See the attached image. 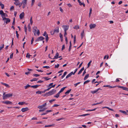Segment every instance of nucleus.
Returning a JSON list of instances; mask_svg holds the SVG:
<instances>
[{
  "label": "nucleus",
  "mask_w": 128,
  "mask_h": 128,
  "mask_svg": "<svg viewBox=\"0 0 128 128\" xmlns=\"http://www.w3.org/2000/svg\"><path fill=\"white\" fill-rule=\"evenodd\" d=\"M12 96V94H5V93H4L3 95V99L4 100L8 98L11 97Z\"/></svg>",
  "instance_id": "obj_1"
},
{
  "label": "nucleus",
  "mask_w": 128,
  "mask_h": 128,
  "mask_svg": "<svg viewBox=\"0 0 128 128\" xmlns=\"http://www.w3.org/2000/svg\"><path fill=\"white\" fill-rule=\"evenodd\" d=\"M37 30V34L38 36L40 34V32L39 30H38V28L36 26H34L33 28V30L32 31L33 33H34V35H36V33Z\"/></svg>",
  "instance_id": "obj_2"
},
{
  "label": "nucleus",
  "mask_w": 128,
  "mask_h": 128,
  "mask_svg": "<svg viewBox=\"0 0 128 128\" xmlns=\"http://www.w3.org/2000/svg\"><path fill=\"white\" fill-rule=\"evenodd\" d=\"M56 90L55 89H53L52 90L46 93V95L47 96H48L53 94L56 92Z\"/></svg>",
  "instance_id": "obj_3"
},
{
  "label": "nucleus",
  "mask_w": 128,
  "mask_h": 128,
  "mask_svg": "<svg viewBox=\"0 0 128 128\" xmlns=\"http://www.w3.org/2000/svg\"><path fill=\"white\" fill-rule=\"evenodd\" d=\"M0 14L1 15V16L2 18H6V17H8L7 14L5 13H4L2 10H0Z\"/></svg>",
  "instance_id": "obj_4"
},
{
  "label": "nucleus",
  "mask_w": 128,
  "mask_h": 128,
  "mask_svg": "<svg viewBox=\"0 0 128 128\" xmlns=\"http://www.w3.org/2000/svg\"><path fill=\"white\" fill-rule=\"evenodd\" d=\"M2 20L4 23L5 22L6 24H8L9 23L10 21V20L9 18H3Z\"/></svg>",
  "instance_id": "obj_5"
},
{
  "label": "nucleus",
  "mask_w": 128,
  "mask_h": 128,
  "mask_svg": "<svg viewBox=\"0 0 128 128\" xmlns=\"http://www.w3.org/2000/svg\"><path fill=\"white\" fill-rule=\"evenodd\" d=\"M44 39V38L42 36H40L36 40V42H38Z\"/></svg>",
  "instance_id": "obj_6"
},
{
  "label": "nucleus",
  "mask_w": 128,
  "mask_h": 128,
  "mask_svg": "<svg viewBox=\"0 0 128 128\" xmlns=\"http://www.w3.org/2000/svg\"><path fill=\"white\" fill-rule=\"evenodd\" d=\"M62 27L64 28V31H66L69 28L68 25H64L62 26Z\"/></svg>",
  "instance_id": "obj_7"
},
{
  "label": "nucleus",
  "mask_w": 128,
  "mask_h": 128,
  "mask_svg": "<svg viewBox=\"0 0 128 128\" xmlns=\"http://www.w3.org/2000/svg\"><path fill=\"white\" fill-rule=\"evenodd\" d=\"M2 102L4 104H12V102L8 100H6L5 101H2Z\"/></svg>",
  "instance_id": "obj_8"
},
{
  "label": "nucleus",
  "mask_w": 128,
  "mask_h": 128,
  "mask_svg": "<svg viewBox=\"0 0 128 128\" xmlns=\"http://www.w3.org/2000/svg\"><path fill=\"white\" fill-rule=\"evenodd\" d=\"M46 105V103H45L42 105L38 106V108L40 109H42L44 107H45Z\"/></svg>",
  "instance_id": "obj_9"
},
{
  "label": "nucleus",
  "mask_w": 128,
  "mask_h": 128,
  "mask_svg": "<svg viewBox=\"0 0 128 128\" xmlns=\"http://www.w3.org/2000/svg\"><path fill=\"white\" fill-rule=\"evenodd\" d=\"M101 90L102 89H101V88H98V89H97V90H94V91H92L91 92L92 93V94H94V93H96L97 92H98V90Z\"/></svg>",
  "instance_id": "obj_10"
},
{
  "label": "nucleus",
  "mask_w": 128,
  "mask_h": 128,
  "mask_svg": "<svg viewBox=\"0 0 128 128\" xmlns=\"http://www.w3.org/2000/svg\"><path fill=\"white\" fill-rule=\"evenodd\" d=\"M96 26V25L95 24H91L90 25V29L94 28Z\"/></svg>",
  "instance_id": "obj_11"
},
{
  "label": "nucleus",
  "mask_w": 128,
  "mask_h": 128,
  "mask_svg": "<svg viewBox=\"0 0 128 128\" xmlns=\"http://www.w3.org/2000/svg\"><path fill=\"white\" fill-rule=\"evenodd\" d=\"M28 110V107H26L22 108L21 110V111L22 112H24Z\"/></svg>",
  "instance_id": "obj_12"
},
{
  "label": "nucleus",
  "mask_w": 128,
  "mask_h": 128,
  "mask_svg": "<svg viewBox=\"0 0 128 128\" xmlns=\"http://www.w3.org/2000/svg\"><path fill=\"white\" fill-rule=\"evenodd\" d=\"M24 16V12H22L20 14V19H22Z\"/></svg>",
  "instance_id": "obj_13"
},
{
  "label": "nucleus",
  "mask_w": 128,
  "mask_h": 128,
  "mask_svg": "<svg viewBox=\"0 0 128 128\" xmlns=\"http://www.w3.org/2000/svg\"><path fill=\"white\" fill-rule=\"evenodd\" d=\"M54 33H58L59 32V28L58 27L56 28L54 30Z\"/></svg>",
  "instance_id": "obj_14"
},
{
  "label": "nucleus",
  "mask_w": 128,
  "mask_h": 128,
  "mask_svg": "<svg viewBox=\"0 0 128 128\" xmlns=\"http://www.w3.org/2000/svg\"><path fill=\"white\" fill-rule=\"evenodd\" d=\"M72 74H73V72H71L70 73L68 74L66 76V78H67L71 76Z\"/></svg>",
  "instance_id": "obj_15"
},
{
  "label": "nucleus",
  "mask_w": 128,
  "mask_h": 128,
  "mask_svg": "<svg viewBox=\"0 0 128 128\" xmlns=\"http://www.w3.org/2000/svg\"><path fill=\"white\" fill-rule=\"evenodd\" d=\"M116 86H110V85H104V87H109L110 88H114L116 87Z\"/></svg>",
  "instance_id": "obj_16"
},
{
  "label": "nucleus",
  "mask_w": 128,
  "mask_h": 128,
  "mask_svg": "<svg viewBox=\"0 0 128 128\" xmlns=\"http://www.w3.org/2000/svg\"><path fill=\"white\" fill-rule=\"evenodd\" d=\"M14 4L16 5V6H18L19 5H20V1H16L14 2Z\"/></svg>",
  "instance_id": "obj_17"
},
{
  "label": "nucleus",
  "mask_w": 128,
  "mask_h": 128,
  "mask_svg": "<svg viewBox=\"0 0 128 128\" xmlns=\"http://www.w3.org/2000/svg\"><path fill=\"white\" fill-rule=\"evenodd\" d=\"M84 70V67H82L81 70L79 71L78 73V74H80Z\"/></svg>",
  "instance_id": "obj_18"
},
{
  "label": "nucleus",
  "mask_w": 128,
  "mask_h": 128,
  "mask_svg": "<svg viewBox=\"0 0 128 128\" xmlns=\"http://www.w3.org/2000/svg\"><path fill=\"white\" fill-rule=\"evenodd\" d=\"M26 1L27 0H24L22 1V4L26 6Z\"/></svg>",
  "instance_id": "obj_19"
},
{
  "label": "nucleus",
  "mask_w": 128,
  "mask_h": 128,
  "mask_svg": "<svg viewBox=\"0 0 128 128\" xmlns=\"http://www.w3.org/2000/svg\"><path fill=\"white\" fill-rule=\"evenodd\" d=\"M59 55V54L58 52H57L56 54V55L54 56V58H52L53 59H57L58 58V56Z\"/></svg>",
  "instance_id": "obj_20"
},
{
  "label": "nucleus",
  "mask_w": 128,
  "mask_h": 128,
  "mask_svg": "<svg viewBox=\"0 0 128 128\" xmlns=\"http://www.w3.org/2000/svg\"><path fill=\"white\" fill-rule=\"evenodd\" d=\"M119 112L121 113H122L125 114V115L128 114L126 113V112L122 110H120Z\"/></svg>",
  "instance_id": "obj_21"
},
{
  "label": "nucleus",
  "mask_w": 128,
  "mask_h": 128,
  "mask_svg": "<svg viewBox=\"0 0 128 128\" xmlns=\"http://www.w3.org/2000/svg\"><path fill=\"white\" fill-rule=\"evenodd\" d=\"M84 30H83L82 31V32L81 33V37L82 39L84 37Z\"/></svg>",
  "instance_id": "obj_22"
},
{
  "label": "nucleus",
  "mask_w": 128,
  "mask_h": 128,
  "mask_svg": "<svg viewBox=\"0 0 128 128\" xmlns=\"http://www.w3.org/2000/svg\"><path fill=\"white\" fill-rule=\"evenodd\" d=\"M40 85H36L34 86H31V87L32 88H37L38 86H39Z\"/></svg>",
  "instance_id": "obj_23"
},
{
  "label": "nucleus",
  "mask_w": 128,
  "mask_h": 128,
  "mask_svg": "<svg viewBox=\"0 0 128 128\" xmlns=\"http://www.w3.org/2000/svg\"><path fill=\"white\" fill-rule=\"evenodd\" d=\"M103 102V101H102L101 102H98V103H96L94 104H92V106H95V105H96L98 104H101Z\"/></svg>",
  "instance_id": "obj_24"
},
{
  "label": "nucleus",
  "mask_w": 128,
  "mask_h": 128,
  "mask_svg": "<svg viewBox=\"0 0 128 128\" xmlns=\"http://www.w3.org/2000/svg\"><path fill=\"white\" fill-rule=\"evenodd\" d=\"M54 124H52L49 125H45L44 126L45 127H51L52 126H54Z\"/></svg>",
  "instance_id": "obj_25"
},
{
  "label": "nucleus",
  "mask_w": 128,
  "mask_h": 128,
  "mask_svg": "<svg viewBox=\"0 0 128 128\" xmlns=\"http://www.w3.org/2000/svg\"><path fill=\"white\" fill-rule=\"evenodd\" d=\"M88 77H89V74H87L85 76L84 78V80H86L87 79V78Z\"/></svg>",
  "instance_id": "obj_26"
},
{
  "label": "nucleus",
  "mask_w": 128,
  "mask_h": 128,
  "mask_svg": "<svg viewBox=\"0 0 128 128\" xmlns=\"http://www.w3.org/2000/svg\"><path fill=\"white\" fill-rule=\"evenodd\" d=\"M70 45L69 46V48L68 49V51H70L71 50V47H72V44H71V41H70Z\"/></svg>",
  "instance_id": "obj_27"
},
{
  "label": "nucleus",
  "mask_w": 128,
  "mask_h": 128,
  "mask_svg": "<svg viewBox=\"0 0 128 128\" xmlns=\"http://www.w3.org/2000/svg\"><path fill=\"white\" fill-rule=\"evenodd\" d=\"M1 83L5 86L6 87L8 88L10 87V86L8 84H7L5 83H3V82H1Z\"/></svg>",
  "instance_id": "obj_28"
},
{
  "label": "nucleus",
  "mask_w": 128,
  "mask_h": 128,
  "mask_svg": "<svg viewBox=\"0 0 128 128\" xmlns=\"http://www.w3.org/2000/svg\"><path fill=\"white\" fill-rule=\"evenodd\" d=\"M24 31H25V32L26 33V34L27 28L26 26V25H25L24 26Z\"/></svg>",
  "instance_id": "obj_29"
},
{
  "label": "nucleus",
  "mask_w": 128,
  "mask_h": 128,
  "mask_svg": "<svg viewBox=\"0 0 128 128\" xmlns=\"http://www.w3.org/2000/svg\"><path fill=\"white\" fill-rule=\"evenodd\" d=\"M80 28V26L78 25L76 26L74 28L76 29V30H77L78 29H79Z\"/></svg>",
  "instance_id": "obj_30"
},
{
  "label": "nucleus",
  "mask_w": 128,
  "mask_h": 128,
  "mask_svg": "<svg viewBox=\"0 0 128 128\" xmlns=\"http://www.w3.org/2000/svg\"><path fill=\"white\" fill-rule=\"evenodd\" d=\"M78 3H79V5L80 6L83 5L84 7L85 6V4L84 3H82L80 1Z\"/></svg>",
  "instance_id": "obj_31"
},
{
  "label": "nucleus",
  "mask_w": 128,
  "mask_h": 128,
  "mask_svg": "<svg viewBox=\"0 0 128 128\" xmlns=\"http://www.w3.org/2000/svg\"><path fill=\"white\" fill-rule=\"evenodd\" d=\"M67 72H64L63 75L62 76V78H63L67 74Z\"/></svg>",
  "instance_id": "obj_32"
},
{
  "label": "nucleus",
  "mask_w": 128,
  "mask_h": 128,
  "mask_svg": "<svg viewBox=\"0 0 128 128\" xmlns=\"http://www.w3.org/2000/svg\"><path fill=\"white\" fill-rule=\"evenodd\" d=\"M31 87L28 84H27L26 86H24V88L25 89H27L28 88H29V87Z\"/></svg>",
  "instance_id": "obj_33"
},
{
  "label": "nucleus",
  "mask_w": 128,
  "mask_h": 128,
  "mask_svg": "<svg viewBox=\"0 0 128 128\" xmlns=\"http://www.w3.org/2000/svg\"><path fill=\"white\" fill-rule=\"evenodd\" d=\"M25 103L24 102H18V104L20 105H22L24 104Z\"/></svg>",
  "instance_id": "obj_34"
},
{
  "label": "nucleus",
  "mask_w": 128,
  "mask_h": 128,
  "mask_svg": "<svg viewBox=\"0 0 128 128\" xmlns=\"http://www.w3.org/2000/svg\"><path fill=\"white\" fill-rule=\"evenodd\" d=\"M90 81V80H87L85 81L84 82V84H86L88 83Z\"/></svg>",
  "instance_id": "obj_35"
},
{
  "label": "nucleus",
  "mask_w": 128,
  "mask_h": 128,
  "mask_svg": "<svg viewBox=\"0 0 128 128\" xmlns=\"http://www.w3.org/2000/svg\"><path fill=\"white\" fill-rule=\"evenodd\" d=\"M38 80V79L37 78H34L33 79L30 80V81L31 82H32L33 81H37Z\"/></svg>",
  "instance_id": "obj_36"
},
{
  "label": "nucleus",
  "mask_w": 128,
  "mask_h": 128,
  "mask_svg": "<svg viewBox=\"0 0 128 128\" xmlns=\"http://www.w3.org/2000/svg\"><path fill=\"white\" fill-rule=\"evenodd\" d=\"M44 36H46L47 35L48 36V34H47L46 32V31H45L42 35Z\"/></svg>",
  "instance_id": "obj_37"
},
{
  "label": "nucleus",
  "mask_w": 128,
  "mask_h": 128,
  "mask_svg": "<svg viewBox=\"0 0 128 128\" xmlns=\"http://www.w3.org/2000/svg\"><path fill=\"white\" fill-rule=\"evenodd\" d=\"M28 30L30 32L31 31V28L30 26V24H29L28 26Z\"/></svg>",
  "instance_id": "obj_38"
},
{
  "label": "nucleus",
  "mask_w": 128,
  "mask_h": 128,
  "mask_svg": "<svg viewBox=\"0 0 128 128\" xmlns=\"http://www.w3.org/2000/svg\"><path fill=\"white\" fill-rule=\"evenodd\" d=\"M66 88V87H64L63 88H62L60 90V91L62 92L65 89V88Z\"/></svg>",
  "instance_id": "obj_39"
},
{
  "label": "nucleus",
  "mask_w": 128,
  "mask_h": 128,
  "mask_svg": "<svg viewBox=\"0 0 128 128\" xmlns=\"http://www.w3.org/2000/svg\"><path fill=\"white\" fill-rule=\"evenodd\" d=\"M71 89H70L69 90H67L65 93V94H68L69 92L71 91Z\"/></svg>",
  "instance_id": "obj_40"
},
{
  "label": "nucleus",
  "mask_w": 128,
  "mask_h": 128,
  "mask_svg": "<svg viewBox=\"0 0 128 128\" xmlns=\"http://www.w3.org/2000/svg\"><path fill=\"white\" fill-rule=\"evenodd\" d=\"M92 62V60H90V62L88 63V68L90 65V64Z\"/></svg>",
  "instance_id": "obj_41"
},
{
  "label": "nucleus",
  "mask_w": 128,
  "mask_h": 128,
  "mask_svg": "<svg viewBox=\"0 0 128 128\" xmlns=\"http://www.w3.org/2000/svg\"><path fill=\"white\" fill-rule=\"evenodd\" d=\"M31 55H30L29 54V53H27V54H26V57H27V58H30V57L31 56Z\"/></svg>",
  "instance_id": "obj_42"
},
{
  "label": "nucleus",
  "mask_w": 128,
  "mask_h": 128,
  "mask_svg": "<svg viewBox=\"0 0 128 128\" xmlns=\"http://www.w3.org/2000/svg\"><path fill=\"white\" fill-rule=\"evenodd\" d=\"M40 76V75L39 74H33V76L36 77H37L39 76Z\"/></svg>",
  "instance_id": "obj_43"
},
{
  "label": "nucleus",
  "mask_w": 128,
  "mask_h": 128,
  "mask_svg": "<svg viewBox=\"0 0 128 128\" xmlns=\"http://www.w3.org/2000/svg\"><path fill=\"white\" fill-rule=\"evenodd\" d=\"M46 37V42H47L49 39L48 36L47 35Z\"/></svg>",
  "instance_id": "obj_44"
},
{
  "label": "nucleus",
  "mask_w": 128,
  "mask_h": 128,
  "mask_svg": "<svg viewBox=\"0 0 128 128\" xmlns=\"http://www.w3.org/2000/svg\"><path fill=\"white\" fill-rule=\"evenodd\" d=\"M42 92L40 90L36 92V94H41L42 93Z\"/></svg>",
  "instance_id": "obj_45"
},
{
  "label": "nucleus",
  "mask_w": 128,
  "mask_h": 128,
  "mask_svg": "<svg viewBox=\"0 0 128 128\" xmlns=\"http://www.w3.org/2000/svg\"><path fill=\"white\" fill-rule=\"evenodd\" d=\"M59 96L60 95L58 94L57 93L56 95L54 96V97L58 98L59 97Z\"/></svg>",
  "instance_id": "obj_46"
},
{
  "label": "nucleus",
  "mask_w": 128,
  "mask_h": 128,
  "mask_svg": "<svg viewBox=\"0 0 128 128\" xmlns=\"http://www.w3.org/2000/svg\"><path fill=\"white\" fill-rule=\"evenodd\" d=\"M0 6H1L2 8V9L4 8V5L0 3Z\"/></svg>",
  "instance_id": "obj_47"
},
{
  "label": "nucleus",
  "mask_w": 128,
  "mask_h": 128,
  "mask_svg": "<svg viewBox=\"0 0 128 128\" xmlns=\"http://www.w3.org/2000/svg\"><path fill=\"white\" fill-rule=\"evenodd\" d=\"M80 82H78L77 83L74 84V85L75 87H76L78 84H80Z\"/></svg>",
  "instance_id": "obj_48"
},
{
  "label": "nucleus",
  "mask_w": 128,
  "mask_h": 128,
  "mask_svg": "<svg viewBox=\"0 0 128 128\" xmlns=\"http://www.w3.org/2000/svg\"><path fill=\"white\" fill-rule=\"evenodd\" d=\"M43 78L45 79V80H50L51 79V78H48V77H46Z\"/></svg>",
  "instance_id": "obj_49"
},
{
  "label": "nucleus",
  "mask_w": 128,
  "mask_h": 128,
  "mask_svg": "<svg viewBox=\"0 0 128 128\" xmlns=\"http://www.w3.org/2000/svg\"><path fill=\"white\" fill-rule=\"evenodd\" d=\"M96 109V108H95L93 109H92V110H87L86 111H94Z\"/></svg>",
  "instance_id": "obj_50"
},
{
  "label": "nucleus",
  "mask_w": 128,
  "mask_h": 128,
  "mask_svg": "<svg viewBox=\"0 0 128 128\" xmlns=\"http://www.w3.org/2000/svg\"><path fill=\"white\" fill-rule=\"evenodd\" d=\"M123 90L126 91H128V88L124 87L123 88Z\"/></svg>",
  "instance_id": "obj_51"
},
{
  "label": "nucleus",
  "mask_w": 128,
  "mask_h": 128,
  "mask_svg": "<svg viewBox=\"0 0 128 128\" xmlns=\"http://www.w3.org/2000/svg\"><path fill=\"white\" fill-rule=\"evenodd\" d=\"M76 41V36H75L74 37V43H75Z\"/></svg>",
  "instance_id": "obj_52"
},
{
  "label": "nucleus",
  "mask_w": 128,
  "mask_h": 128,
  "mask_svg": "<svg viewBox=\"0 0 128 128\" xmlns=\"http://www.w3.org/2000/svg\"><path fill=\"white\" fill-rule=\"evenodd\" d=\"M64 119V118H60L57 119L56 120V121H60Z\"/></svg>",
  "instance_id": "obj_53"
},
{
  "label": "nucleus",
  "mask_w": 128,
  "mask_h": 128,
  "mask_svg": "<svg viewBox=\"0 0 128 128\" xmlns=\"http://www.w3.org/2000/svg\"><path fill=\"white\" fill-rule=\"evenodd\" d=\"M43 68H46L48 69L50 68V67L48 66H44L42 67Z\"/></svg>",
  "instance_id": "obj_54"
},
{
  "label": "nucleus",
  "mask_w": 128,
  "mask_h": 128,
  "mask_svg": "<svg viewBox=\"0 0 128 128\" xmlns=\"http://www.w3.org/2000/svg\"><path fill=\"white\" fill-rule=\"evenodd\" d=\"M117 86L116 87H118L119 88H122L123 90V88L124 87L122 86Z\"/></svg>",
  "instance_id": "obj_55"
},
{
  "label": "nucleus",
  "mask_w": 128,
  "mask_h": 128,
  "mask_svg": "<svg viewBox=\"0 0 128 128\" xmlns=\"http://www.w3.org/2000/svg\"><path fill=\"white\" fill-rule=\"evenodd\" d=\"M37 118L36 117H33L31 119L32 120H37Z\"/></svg>",
  "instance_id": "obj_56"
},
{
  "label": "nucleus",
  "mask_w": 128,
  "mask_h": 128,
  "mask_svg": "<svg viewBox=\"0 0 128 128\" xmlns=\"http://www.w3.org/2000/svg\"><path fill=\"white\" fill-rule=\"evenodd\" d=\"M92 9L91 8H90V14H91L92 13Z\"/></svg>",
  "instance_id": "obj_57"
},
{
  "label": "nucleus",
  "mask_w": 128,
  "mask_h": 128,
  "mask_svg": "<svg viewBox=\"0 0 128 128\" xmlns=\"http://www.w3.org/2000/svg\"><path fill=\"white\" fill-rule=\"evenodd\" d=\"M16 36L18 38L19 35L18 33V32L17 31H16Z\"/></svg>",
  "instance_id": "obj_58"
},
{
  "label": "nucleus",
  "mask_w": 128,
  "mask_h": 128,
  "mask_svg": "<svg viewBox=\"0 0 128 128\" xmlns=\"http://www.w3.org/2000/svg\"><path fill=\"white\" fill-rule=\"evenodd\" d=\"M61 12H63V10H62V8L61 7H60L59 8Z\"/></svg>",
  "instance_id": "obj_59"
},
{
  "label": "nucleus",
  "mask_w": 128,
  "mask_h": 128,
  "mask_svg": "<svg viewBox=\"0 0 128 128\" xmlns=\"http://www.w3.org/2000/svg\"><path fill=\"white\" fill-rule=\"evenodd\" d=\"M65 48L64 45H63L62 48V50H63Z\"/></svg>",
  "instance_id": "obj_60"
},
{
  "label": "nucleus",
  "mask_w": 128,
  "mask_h": 128,
  "mask_svg": "<svg viewBox=\"0 0 128 128\" xmlns=\"http://www.w3.org/2000/svg\"><path fill=\"white\" fill-rule=\"evenodd\" d=\"M78 68H76L74 70V72H73V75H74L76 72H77L78 70Z\"/></svg>",
  "instance_id": "obj_61"
},
{
  "label": "nucleus",
  "mask_w": 128,
  "mask_h": 128,
  "mask_svg": "<svg viewBox=\"0 0 128 128\" xmlns=\"http://www.w3.org/2000/svg\"><path fill=\"white\" fill-rule=\"evenodd\" d=\"M34 38L33 37H32V40H31V44H32L33 42L34 41Z\"/></svg>",
  "instance_id": "obj_62"
},
{
  "label": "nucleus",
  "mask_w": 128,
  "mask_h": 128,
  "mask_svg": "<svg viewBox=\"0 0 128 128\" xmlns=\"http://www.w3.org/2000/svg\"><path fill=\"white\" fill-rule=\"evenodd\" d=\"M14 6H12L10 8V10H14Z\"/></svg>",
  "instance_id": "obj_63"
},
{
  "label": "nucleus",
  "mask_w": 128,
  "mask_h": 128,
  "mask_svg": "<svg viewBox=\"0 0 128 128\" xmlns=\"http://www.w3.org/2000/svg\"><path fill=\"white\" fill-rule=\"evenodd\" d=\"M60 38H63L62 36L61 33L60 34Z\"/></svg>",
  "instance_id": "obj_64"
}]
</instances>
